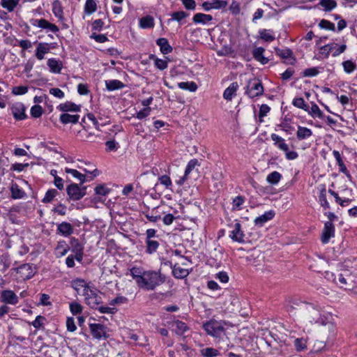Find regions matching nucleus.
Here are the masks:
<instances>
[{
  "label": "nucleus",
  "mask_w": 357,
  "mask_h": 357,
  "mask_svg": "<svg viewBox=\"0 0 357 357\" xmlns=\"http://www.w3.org/2000/svg\"><path fill=\"white\" fill-rule=\"evenodd\" d=\"M130 272L137 286L146 291H153L165 281L160 271H145L142 267L134 266Z\"/></svg>",
  "instance_id": "f257e3e1"
},
{
  "label": "nucleus",
  "mask_w": 357,
  "mask_h": 357,
  "mask_svg": "<svg viewBox=\"0 0 357 357\" xmlns=\"http://www.w3.org/2000/svg\"><path fill=\"white\" fill-rule=\"evenodd\" d=\"M305 319L310 324L326 325L328 323L327 317L321 310V308L312 303L305 304Z\"/></svg>",
  "instance_id": "f03ea898"
},
{
  "label": "nucleus",
  "mask_w": 357,
  "mask_h": 357,
  "mask_svg": "<svg viewBox=\"0 0 357 357\" xmlns=\"http://www.w3.org/2000/svg\"><path fill=\"white\" fill-rule=\"evenodd\" d=\"M225 325V321L211 319L203 324V328L208 335L218 337L224 332Z\"/></svg>",
  "instance_id": "7ed1b4c3"
},
{
  "label": "nucleus",
  "mask_w": 357,
  "mask_h": 357,
  "mask_svg": "<svg viewBox=\"0 0 357 357\" xmlns=\"http://www.w3.org/2000/svg\"><path fill=\"white\" fill-rule=\"evenodd\" d=\"M264 93V86L261 82L258 79L248 80L245 93L250 98L260 96Z\"/></svg>",
  "instance_id": "20e7f679"
},
{
  "label": "nucleus",
  "mask_w": 357,
  "mask_h": 357,
  "mask_svg": "<svg viewBox=\"0 0 357 357\" xmlns=\"http://www.w3.org/2000/svg\"><path fill=\"white\" fill-rule=\"evenodd\" d=\"M86 187H79L77 183H71L66 188V192L70 199L78 201L86 194Z\"/></svg>",
  "instance_id": "39448f33"
},
{
  "label": "nucleus",
  "mask_w": 357,
  "mask_h": 357,
  "mask_svg": "<svg viewBox=\"0 0 357 357\" xmlns=\"http://www.w3.org/2000/svg\"><path fill=\"white\" fill-rule=\"evenodd\" d=\"M84 299L86 303L91 308H97L101 303V297L92 289L85 294Z\"/></svg>",
  "instance_id": "423d86ee"
},
{
  "label": "nucleus",
  "mask_w": 357,
  "mask_h": 357,
  "mask_svg": "<svg viewBox=\"0 0 357 357\" xmlns=\"http://www.w3.org/2000/svg\"><path fill=\"white\" fill-rule=\"evenodd\" d=\"M72 287L75 289L77 294L84 296L85 294L89 291L90 287L84 280L81 279H76L72 281Z\"/></svg>",
  "instance_id": "0eeeda50"
},
{
  "label": "nucleus",
  "mask_w": 357,
  "mask_h": 357,
  "mask_svg": "<svg viewBox=\"0 0 357 357\" xmlns=\"http://www.w3.org/2000/svg\"><path fill=\"white\" fill-rule=\"evenodd\" d=\"M227 4V1L224 0H210L204 2L202 6L204 10L209 11L212 9H223Z\"/></svg>",
  "instance_id": "6e6552de"
},
{
  "label": "nucleus",
  "mask_w": 357,
  "mask_h": 357,
  "mask_svg": "<svg viewBox=\"0 0 357 357\" xmlns=\"http://www.w3.org/2000/svg\"><path fill=\"white\" fill-rule=\"evenodd\" d=\"M31 24L34 26H38L41 29H48L53 33H56L59 30L56 25L49 22L45 19L32 20Z\"/></svg>",
  "instance_id": "1a4fd4ad"
},
{
  "label": "nucleus",
  "mask_w": 357,
  "mask_h": 357,
  "mask_svg": "<svg viewBox=\"0 0 357 357\" xmlns=\"http://www.w3.org/2000/svg\"><path fill=\"white\" fill-rule=\"evenodd\" d=\"M335 236V226L331 222H326L324 224V228L321 234V242L324 244L328 243L331 238Z\"/></svg>",
  "instance_id": "9d476101"
},
{
  "label": "nucleus",
  "mask_w": 357,
  "mask_h": 357,
  "mask_svg": "<svg viewBox=\"0 0 357 357\" xmlns=\"http://www.w3.org/2000/svg\"><path fill=\"white\" fill-rule=\"evenodd\" d=\"M245 234L241 229V225L239 222H236L233 226V229L231 231L229 237L236 242L243 243Z\"/></svg>",
  "instance_id": "9b49d317"
},
{
  "label": "nucleus",
  "mask_w": 357,
  "mask_h": 357,
  "mask_svg": "<svg viewBox=\"0 0 357 357\" xmlns=\"http://www.w3.org/2000/svg\"><path fill=\"white\" fill-rule=\"evenodd\" d=\"M14 270L24 279H31L35 273L32 265L29 264H24Z\"/></svg>",
  "instance_id": "f8f14e48"
},
{
  "label": "nucleus",
  "mask_w": 357,
  "mask_h": 357,
  "mask_svg": "<svg viewBox=\"0 0 357 357\" xmlns=\"http://www.w3.org/2000/svg\"><path fill=\"white\" fill-rule=\"evenodd\" d=\"M89 328L93 337L96 339L106 337L105 327L100 324H90Z\"/></svg>",
  "instance_id": "ddd939ff"
},
{
  "label": "nucleus",
  "mask_w": 357,
  "mask_h": 357,
  "mask_svg": "<svg viewBox=\"0 0 357 357\" xmlns=\"http://www.w3.org/2000/svg\"><path fill=\"white\" fill-rule=\"evenodd\" d=\"M1 301L10 305H16L19 300L17 296L11 290H4L1 294Z\"/></svg>",
  "instance_id": "4468645a"
},
{
  "label": "nucleus",
  "mask_w": 357,
  "mask_h": 357,
  "mask_svg": "<svg viewBox=\"0 0 357 357\" xmlns=\"http://www.w3.org/2000/svg\"><path fill=\"white\" fill-rule=\"evenodd\" d=\"M74 232L72 225L67 222H62L57 225L56 233L63 236H69Z\"/></svg>",
  "instance_id": "2eb2a0df"
},
{
  "label": "nucleus",
  "mask_w": 357,
  "mask_h": 357,
  "mask_svg": "<svg viewBox=\"0 0 357 357\" xmlns=\"http://www.w3.org/2000/svg\"><path fill=\"white\" fill-rule=\"evenodd\" d=\"M12 114L16 120H23L26 118L25 114V107L23 104L17 103L14 105L12 108Z\"/></svg>",
  "instance_id": "dca6fc26"
},
{
  "label": "nucleus",
  "mask_w": 357,
  "mask_h": 357,
  "mask_svg": "<svg viewBox=\"0 0 357 357\" xmlns=\"http://www.w3.org/2000/svg\"><path fill=\"white\" fill-rule=\"evenodd\" d=\"M175 333L178 335H182L185 331L188 330V326L180 320H174L169 324Z\"/></svg>",
  "instance_id": "f3484780"
},
{
  "label": "nucleus",
  "mask_w": 357,
  "mask_h": 357,
  "mask_svg": "<svg viewBox=\"0 0 357 357\" xmlns=\"http://www.w3.org/2000/svg\"><path fill=\"white\" fill-rule=\"evenodd\" d=\"M274 215L275 213L273 211H266L263 215L255 218V224L257 226L262 227L264 223L273 219Z\"/></svg>",
  "instance_id": "a211bd4d"
},
{
  "label": "nucleus",
  "mask_w": 357,
  "mask_h": 357,
  "mask_svg": "<svg viewBox=\"0 0 357 357\" xmlns=\"http://www.w3.org/2000/svg\"><path fill=\"white\" fill-rule=\"evenodd\" d=\"M80 105L67 101L64 103H61L56 108L61 112H79L80 111Z\"/></svg>",
  "instance_id": "6ab92c4d"
},
{
  "label": "nucleus",
  "mask_w": 357,
  "mask_h": 357,
  "mask_svg": "<svg viewBox=\"0 0 357 357\" xmlns=\"http://www.w3.org/2000/svg\"><path fill=\"white\" fill-rule=\"evenodd\" d=\"M156 44L160 47V52L163 54H167L172 52L173 48L165 38H160L156 40Z\"/></svg>",
  "instance_id": "aec40b11"
},
{
  "label": "nucleus",
  "mask_w": 357,
  "mask_h": 357,
  "mask_svg": "<svg viewBox=\"0 0 357 357\" xmlns=\"http://www.w3.org/2000/svg\"><path fill=\"white\" fill-rule=\"evenodd\" d=\"M165 211L160 212L159 208H154L151 211L144 213L145 217L151 222H156L161 219V215L165 214Z\"/></svg>",
  "instance_id": "412c9836"
},
{
  "label": "nucleus",
  "mask_w": 357,
  "mask_h": 357,
  "mask_svg": "<svg viewBox=\"0 0 357 357\" xmlns=\"http://www.w3.org/2000/svg\"><path fill=\"white\" fill-rule=\"evenodd\" d=\"M238 89L237 82H232L224 91L223 98L227 100H231L236 95V92Z\"/></svg>",
  "instance_id": "4be33fe9"
},
{
  "label": "nucleus",
  "mask_w": 357,
  "mask_h": 357,
  "mask_svg": "<svg viewBox=\"0 0 357 357\" xmlns=\"http://www.w3.org/2000/svg\"><path fill=\"white\" fill-rule=\"evenodd\" d=\"M271 138L274 142V145L276 146L280 150L284 152L287 151L289 146L285 143L284 139L275 133L271 134Z\"/></svg>",
  "instance_id": "5701e85b"
},
{
  "label": "nucleus",
  "mask_w": 357,
  "mask_h": 357,
  "mask_svg": "<svg viewBox=\"0 0 357 357\" xmlns=\"http://www.w3.org/2000/svg\"><path fill=\"white\" fill-rule=\"evenodd\" d=\"M47 66L52 73L59 74L63 68L61 61L56 60V59H49L47 61Z\"/></svg>",
  "instance_id": "b1692460"
},
{
  "label": "nucleus",
  "mask_w": 357,
  "mask_h": 357,
  "mask_svg": "<svg viewBox=\"0 0 357 357\" xmlns=\"http://www.w3.org/2000/svg\"><path fill=\"white\" fill-rule=\"evenodd\" d=\"M50 52V47L48 43H40L38 44L36 51V57L38 60H42L44 59V56L45 54H47Z\"/></svg>",
  "instance_id": "393cba45"
},
{
  "label": "nucleus",
  "mask_w": 357,
  "mask_h": 357,
  "mask_svg": "<svg viewBox=\"0 0 357 357\" xmlns=\"http://www.w3.org/2000/svg\"><path fill=\"white\" fill-rule=\"evenodd\" d=\"M264 48L260 47L255 48L252 52L254 59L262 64H266L268 62V59L264 56Z\"/></svg>",
  "instance_id": "a878e982"
},
{
  "label": "nucleus",
  "mask_w": 357,
  "mask_h": 357,
  "mask_svg": "<svg viewBox=\"0 0 357 357\" xmlns=\"http://www.w3.org/2000/svg\"><path fill=\"white\" fill-rule=\"evenodd\" d=\"M173 275L178 279H183L186 278L190 272L186 268L180 267L178 264H175L172 268Z\"/></svg>",
  "instance_id": "bb28decb"
},
{
  "label": "nucleus",
  "mask_w": 357,
  "mask_h": 357,
  "mask_svg": "<svg viewBox=\"0 0 357 357\" xmlns=\"http://www.w3.org/2000/svg\"><path fill=\"white\" fill-rule=\"evenodd\" d=\"M139 26L142 29H151L154 27V18L151 15H146L139 19Z\"/></svg>",
  "instance_id": "cd10ccee"
},
{
  "label": "nucleus",
  "mask_w": 357,
  "mask_h": 357,
  "mask_svg": "<svg viewBox=\"0 0 357 357\" xmlns=\"http://www.w3.org/2000/svg\"><path fill=\"white\" fill-rule=\"evenodd\" d=\"M193 22L196 24H207L213 20L211 15L204 13H196L193 16Z\"/></svg>",
  "instance_id": "c85d7f7f"
},
{
  "label": "nucleus",
  "mask_w": 357,
  "mask_h": 357,
  "mask_svg": "<svg viewBox=\"0 0 357 357\" xmlns=\"http://www.w3.org/2000/svg\"><path fill=\"white\" fill-rule=\"evenodd\" d=\"M59 119L63 124H67L70 123H77L79 119V116L77 114L72 115L64 113L60 116Z\"/></svg>",
  "instance_id": "c756f323"
},
{
  "label": "nucleus",
  "mask_w": 357,
  "mask_h": 357,
  "mask_svg": "<svg viewBox=\"0 0 357 357\" xmlns=\"http://www.w3.org/2000/svg\"><path fill=\"white\" fill-rule=\"evenodd\" d=\"M312 135V132L310 129L299 126L296 132V137L298 140H303L309 138Z\"/></svg>",
  "instance_id": "7c9ffc66"
},
{
  "label": "nucleus",
  "mask_w": 357,
  "mask_h": 357,
  "mask_svg": "<svg viewBox=\"0 0 357 357\" xmlns=\"http://www.w3.org/2000/svg\"><path fill=\"white\" fill-rule=\"evenodd\" d=\"M146 252L149 255L155 253L160 246V243L156 240H146Z\"/></svg>",
  "instance_id": "2f4dec72"
},
{
  "label": "nucleus",
  "mask_w": 357,
  "mask_h": 357,
  "mask_svg": "<svg viewBox=\"0 0 357 357\" xmlns=\"http://www.w3.org/2000/svg\"><path fill=\"white\" fill-rule=\"evenodd\" d=\"M320 192L319 195V202L321 206L324 209H328L330 208V205L326 199V189L324 185H322L319 189Z\"/></svg>",
  "instance_id": "473e14b6"
},
{
  "label": "nucleus",
  "mask_w": 357,
  "mask_h": 357,
  "mask_svg": "<svg viewBox=\"0 0 357 357\" xmlns=\"http://www.w3.org/2000/svg\"><path fill=\"white\" fill-rule=\"evenodd\" d=\"M259 33V38L266 42H272L275 39L273 30L264 29H261Z\"/></svg>",
  "instance_id": "72a5a7b5"
},
{
  "label": "nucleus",
  "mask_w": 357,
  "mask_h": 357,
  "mask_svg": "<svg viewBox=\"0 0 357 357\" xmlns=\"http://www.w3.org/2000/svg\"><path fill=\"white\" fill-rule=\"evenodd\" d=\"M106 88L108 91H114L117 89H121L124 87V84L117 79H112L105 81Z\"/></svg>",
  "instance_id": "f704fd0d"
},
{
  "label": "nucleus",
  "mask_w": 357,
  "mask_h": 357,
  "mask_svg": "<svg viewBox=\"0 0 357 357\" xmlns=\"http://www.w3.org/2000/svg\"><path fill=\"white\" fill-rule=\"evenodd\" d=\"M11 197L13 199H22L25 196V192L17 183H13L10 187Z\"/></svg>",
  "instance_id": "c9c22d12"
},
{
  "label": "nucleus",
  "mask_w": 357,
  "mask_h": 357,
  "mask_svg": "<svg viewBox=\"0 0 357 357\" xmlns=\"http://www.w3.org/2000/svg\"><path fill=\"white\" fill-rule=\"evenodd\" d=\"M52 12L60 20L63 19V8L59 1H54L52 3Z\"/></svg>",
  "instance_id": "e433bc0d"
},
{
  "label": "nucleus",
  "mask_w": 357,
  "mask_h": 357,
  "mask_svg": "<svg viewBox=\"0 0 357 357\" xmlns=\"http://www.w3.org/2000/svg\"><path fill=\"white\" fill-rule=\"evenodd\" d=\"M18 3L19 0H1L0 3L1 6L8 12L13 11Z\"/></svg>",
  "instance_id": "4c0bfd02"
},
{
  "label": "nucleus",
  "mask_w": 357,
  "mask_h": 357,
  "mask_svg": "<svg viewBox=\"0 0 357 357\" xmlns=\"http://www.w3.org/2000/svg\"><path fill=\"white\" fill-rule=\"evenodd\" d=\"M66 172L70 174L74 178L80 181V185L86 182V175L80 173L77 169L66 168Z\"/></svg>",
  "instance_id": "58836bf2"
},
{
  "label": "nucleus",
  "mask_w": 357,
  "mask_h": 357,
  "mask_svg": "<svg viewBox=\"0 0 357 357\" xmlns=\"http://www.w3.org/2000/svg\"><path fill=\"white\" fill-rule=\"evenodd\" d=\"M319 5L324 8V10L328 12L337 6V2L335 0H321Z\"/></svg>",
  "instance_id": "ea45409f"
},
{
  "label": "nucleus",
  "mask_w": 357,
  "mask_h": 357,
  "mask_svg": "<svg viewBox=\"0 0 357 357\" xmlns=\"http://www.w3.org/2000/svg\"><path fill=\"white\" fill-rule=\"evenodd\" d=\"M180 89L194 92L197 90V86L194 82H182L178 84Z\"/></svg>",
  "instance_id": "a19ab883"
},
{
  "label": "nucleus",
  "mask_w": 357,
  "mask_h": 357,
  "mask_svg": "<svg viewBox=\"0 0 357 357\" xmlns=\"http://www.w3.org/2000/svg\"><path fill=\"white\" fill-rule=\"evenodd\" d=\"M307 112L312 117L323 119L324 116L323 112L321 111L318 105L316 104H312L311 107H309V110Z\"/></svg>",
  "instance_id": "79ce46f5"
},
{
  "label": "nucleus",
  "mask_w": 357,
  "mask_h": 357,
  "mask_svg": "<svg viewBox=\"0 0 357 357\" xmlns=\"http://www.w3.org/2000/svg\"><path fill=\"white\" fill-rule=\"evenodd\" d=\"M58 194V191L55 189L48 190L42 199V202L45 204L50 203Z\"/></svg>",
  "instance_id": "37998d69"
},
{
  "label": "nucleus",
  "mask_w": 357,
  "mask_h": 357,
  "mask_svg": "<svg viewBox=\"0 0 357 357\" xmlns=\"http://www.w3.org/2000/svg\"><path fill=\"white\" fill-rule=\"evenodd\" d=\"M342 66L344 72L348 74L353 73L357 68L356 63L351 60L342 62Z\"/></svg>",
  "instance_id": "c03bdc74"
},
{
  "label": "nucleus",
  "mask_w": 357,
  "mask_h": 357,
  "mask_svg": "<svg viewBox=\"0 0 357 357\" xmlns=\"http://www.w3.org/2000/svg\"><path fill=\"white\" fill-rule=\"evenodd\" d=\"M281 178V174L275 171L267 176L266 181L271 184L275 185L280 181Z\"/></svg>",
  "instance_id": "a18cd8bd"
},
{
  "label": "nucleus",
  "mask_w": 357,
  "mask_h": 357,
  "mask_svg": "<svg viewBox=\"0 0 357 357\" xmlns=\"http://www.w3.org/2000/svg\"><path fill=\"white\" fill-rule=\"evenodd\" d=\"M97 8L96 3L94 0H86L84 6V11L87 14H91Z\"/></svg>",
  "instance_id": "49530a36"
},
{
  "label": "nucleus",
  "mask_w": 357,
  "mask_h": 357,
  "mask_svg": "<svg viewBox=\"0 0 357 357\" xmlns=\"http://www.w3.org/2000/svg\"><path fill=\"white\" fill-rule=\"evenodd\" d=\"M337 46L336 43H331L321 47V54H324L326 58H328L330 53L333 51V49Z\"/></svg>",
  "instance_id": "de8ad7c7"
},
{
  "label": "nucleus",
  "mask_w": 357,
  "mask_h": 357,
  "mask_svg": "<svg viewBox=\"0 0 357 357\" xmlns=\"http://www.w3.org/2000/svg\"><path fill=\"white\" fill-rule=\"evenodd\" d=\"M70 243L71 245V250L73 252L83 251L84 247L79 243V240L75 238H72L70 239Z\"/></svg>",
  "instance_id": "09e8293b"
},
{
  "label": "nucleus",
  "mask_w": 357,
  "mask_h": 357,
  "mask_svg": "<svg viewBox=\"0 0 357 357\" xmlns=\"http://www.w3.org/2000/svg\"><path fill=\"white\" fill-rule=\"evenodd\" d=\"M293 105L300 109L305 111L309 110V105L305 104V100L303 98H296L293 100Z\"/></svg>",
  "instance_id": "8fccbe9b"
},
{
  "label": "nucleus",
  "mask_w": 357,
  "mask_h": 357,
  "mask_svg": "<svg viewBox=\"0 0 357 357\" xmlns=\"http://www.w3.org/2000/svg\"><path fill=\"white\" fill-rule=\"evenodd\" d=\"M319 26L322 29L335 31V24L327 20H321L319 23Z\"/></svg>",
  "instance_id": "3c124183"
},
{
  "label": "nucleus",
  "mask_w": 357,
  "mask_h": 357,
  "mask_svg": "<svg viewBox=\"0 0 357 357\" xmlns=\"http://www.w3.org/2000/svg\"><path fill=\"white\" fill-rule=\"evenodd\" d=\"M275 53L277 55L280 56V57L283 59H288L292 55V51L289 48H284V49H280V48H275Z\"/></svg>",
  "instance_id": "603ef678"
},
{
  "label": "nucleus",
  "mask_w": 357,
  "mask_h": 357,
  "mask_svg": "<svg viewBox=\"0 0 357 357\" xmlns=\"http://www.w3.org/2000/svg\"><path fill=\"white\" fill-rule=\"evenodd\" d=\"M43 113V109L42 107L39 105H35L31 107L30 110V114L33 118H39L42 116Z\"/></svg>",
  "instance_id": "864d4df0"
},
{
  "label": "nucleus",
  "mask_w": 357,
  "mask_h": 357,
  "mask_svg": "<svg viewBox=\"0 0 357 357\" xmlns=\"http://www.w3.org/2000/svg\"><path fill=\"white\" fill-rule=\"evenodd\" d=\"M70 310L73 315H77L82 312L83 307L77 302H72L69 305Z\"/></svg>",
  "instance_id": "5fc2aeb1"
},
{
  "label": "nucleus",
  "mask_w": 357,
  "mask_h": 357,
  "mask_svg": "<svg viewBox=\"0 0 357 357\" xmlns=\"http://www.w3.org/2000/svg\"><path fill=\"white\" fill-rule=\"evenodd\" d=\"M158 181L160 183L165 185L167 189L172 190V182L169 176L167 175L161 176L158 178Z\"/></svg>",
  "instance_id": "6e6d98bb"
},
{
  "label": "nucleus",
  "mask_w": 357,
  "mask_h": 357,
  "mask_svg": "<svg viewBox=\"0 0 357 357\" xmlns=\"http://www.w3.org/2000/svg\"><path fill=\"white\" fill-rule=\"evenodd\" d=\"M172 20L181 22L182 20L188 16V14L184 11H177L171 14Z\"/></svg>",
  "instance_id": "4d7b16f0"
},
{
  "label": "nucleus",
  "mask_w": 357,
  "mask_h": 357,
  "mask_svg": "<svg viewBox=\"0 0 357 357\" xmlns=\"http://www.w3.org/2000/svg\"><path fill=\"white\" fill-rule=\"evenodd\" d=\"M305 303L298 299L291 298L289 301L288 311L291 312L293 310L296 309V307H299L300 305L305 306Z\"/></svg>",
  "instance_id": "13d9d810"
},
{
  "label": "nucleus",
  "mask_w": 357,
  "mask_h": 357,
  "mask_svg": "<svg viewBox=\"0 0 357 357\" xmlns=\"http://www.w3.org/2000/svg\"><path fill=\"white\" fill-rule=\"evenodd\" d=\"M199 165V162L197 159L190 160L185 168V173L186 175H189L191 172L195 168L196 166Z\"/></svg>",
  "instance_id": "bf43d9fd"
},
{
  "label": "nucleus",
  "mask_w": 357,
  "mask_h": 357,
  "mask_svg": "<svg viewBox=\"0 0 357 357\" xmlns=\"http://www.w3.org/2000/svg\"><path fill=\"white\" fill-rule=\"evenodd\" d=\"M28 86H15L12 89V93L14 95H24L28 92Z\"/></svg>",
  "instance_id": "052dcab7"
},
{
  "label": "nucleus",
  "mask_w": 357,
  "mask_h": 357,
  "mask_svg": "<svg viewBox=\"0 0 357 357\" xmlns=\"http://www.w3.org/2000/svg\"><path fill=\"white\" fill-rule=\"evenodd\" d=\"M127 301H128L127 298H126L125 296H116V298L112 299L109 301V305H121V304L126 303Z\"/></svg>",
  "instance_id": "680f3d73"
},
{
  "label": "nucleus",
  "mask_w": 357,
  "mask_h": 357,
  "mask_svg": "<svg viewBox=\"0 0 357 357\" xmlns=\"http://www.w3.org/2000/svg\"><path fill=\"white\" fill-rule=\"evenodd\" d=\"M56 250L60 251L61 255H65L68 251V247L65 241L59 242L56 246Z\"/></svg>",
  "instance_id": "e2e57ef3"
},
{
  "label": "nucleus",
  "mask_w": 357,
  "mask_h": 357,
  "mask_svg": "<svg viewBox=\"0 0 357 357\" xmlns=\"http://www.w3.org/2000/svg\"><path fill=\"white\" fill-rule=\"evenodd\" d=\"M319 73L317 68L314 67L305 69L303 71V75L304 77H314L317 75Z\"/></svg>",
  "instance_id": "0e129e2a"
},
{
  "label": "nucleus",
  "mask_w": 357,
  "mask_h": 357,
  "mask_svg": "<svg viewBox=\"0 0 357 357\" xmlns=\"http://www.w3.org/2000/svg\"><path fill=\"white\" fill-rule=\"evenodd\" d=\"M151 111V107H144L143 109L137 113L136 117L138 119H143L150 114Z\"/></svg>",
  "instance_id": "69168bd1"
},
{
  "label": "nucleus",
  "mask_w": 357,
  "mask_h": 357,
  "mask_svg": "<svg viewBox=\"0 0 357 357\" xmlns=\"http://www.w3.org/2000/svg\"><path fill=\"white\" fill-rule=\"evenodd\" d=\"M155 66L160 70L166 69L168 66L167 61L160 59H155Z\"/></svg>",
  "instance_id": "338daca9"
},
{
  "label": "nucleus",
  "mask_w": 357,
  "mask_h": 357,
  "mask_svg": "<svg viewBox=\"0 0 357 357\" xmlns=\"http://www.w3.org/2000/svg\"><path fill=\"white\" fill-rule=\"evenodd\" d=\"M109 189L105 185H99L95 188V192L99 195H106L109 192Z\"/></svg>",
  "instance_id": "774afa93"
}]
</instances>
